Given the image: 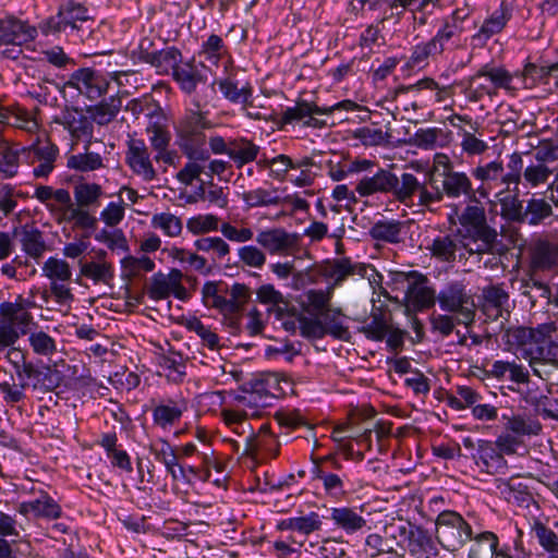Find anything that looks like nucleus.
Returning <instances> with one entry per match:
<instances>
[{"instance_id":"nucleus-29","label":"nucleus","mask_w":558,"mask_h":558,"mask_svg":"<svg viewBox=\"0 0 558 558\" xmlns=\"http://www.w3.org/2000/svg\"><path fill=\"white\" fill-rule=\"evenodd\" d=\"M125 161L133 173L141 177L144 181L150 182L156 179L157 172L144 140L132 138L129 141Z\"/></svg>"},{"instance_id":"nucleus-2","label":"nucleus","mask_w":558,"mask_h":558,"mask_svg":"<svg viewBox=\"0 0 558 558\" xmlns=\"http://www.w3.org/2000/svg\"><path fill=\"white\" fill-rule=\"evenodd\" d=\"M556 331L554 322L538 324L536 339L525 349L523 359L527 361L535 376L558 384V342L553 340Z\"/></svg>"},{"instance_id":"nucleus-7","label":"nucleus","mask_w":558,"mask_h":558,"mask_svg":"<svg viewBox=\"0 0 558 558\" xmlns=\"http://www.w3.org/2000/svg\"><path fill=\"white\" fill-rule=\"evenodd\" d=\"M246 386L248 387L242 395H238L234 401H238L242 409L248 408L252 415H259L260 409L272 404L281 393L278 376L275 373H262L251 378Z\"/></svg>"},{"instance_id":"nucleus-37","label":"nucleus","mask_w":558,"mask_h":558,"mask_svg":"<svg viewBox=\"0 0 558 558\" xmlns=\"http://www.w3.org/2000/svg\"><path fill=\"white\" fill-rule=\"evenodd\" d=\"M148 116L149 121L145 131L149 145L155 153L165 150V147H169L171 141V133L168 129L166 117L160 107Z\"/></svg>"},{"instance_id":"nucleus-36","label":"nucleus","mask_w":558,"mask_h":558,"mask_svg":"<svg viewBox=\"0 0 558 558\" xmlns=\"http://www.w3.org/2000/svg\"><path fill=\"white\" fill-rule=\"evenodd\" d=\"M481 311L487 319L497 320L510 315L509 294L499 286H489L483 289Z\"/></svg>"},{"instance_id":"nucleus-51","label":"nucleus","mask_w":558,"mask_h":558,"mask_svg":"<svg viewBox=\"0 0 558 558\" xmlns=\"http://www.w3.org/2000/svg\"><path fill=\"white\" fill-rule=\"evenodd\" d=\"M502 418L506 420L505 429L513 433L521 439L525 436L538 435L542 430V424L538 420L525 414H517L510 417L504 414Z\"/></svg>"},{"instance_id":"nucleus-5","label":"nucleus","mask_w":558,"mask_h":558,"mask_svg":"<svg viewBox=\"0 0 558 558\" xmlns=\"http://www.w3.org/2000/svg\"><path fill=\"white\" fill-rule=\"evenodd\" d=\"M311 480L318 483L326 497L343 499L351 490V481L338 453L312 457Z\"/></svg>"},{"instance_id":"nucleus-47","label":"nucleus","mask_w":558,"mask_h":558,"mask_svg":"<svg viewBox=\"0 0 558 558\" xmlns=\"http://www.w3.org/2000/svg\"><path fill=\"white\" fill-rule=\"evenodd\" d=\"M514 74H511L508 70L502 66H494L490 64L483 65L475 74L470 77V84L475 83L478 78H487L494 89H506L512 88V81Z\"/></svg>"},{"instance_id":"nucleus-16","label":"nucleus","mask_w":558,"mask_h":558,"mask_svg":"<svg viewBox=\"0 0 558 558\" xmlns=\"http://www.w3.org/2000/svg\"><path fill=\"white\" fill-rule=\"evenodd\" d=\"M36 303L31 298H24L19 294L14 301H4L0 303V320L7 325L14 326V329L21 335H27L33 326H37L31 310Z\"/></svg>"},{"instance_id":"nucleus-44","label":"nucleus","mask_w":558,"mask_h":558,"mask_svg":"<svg viewBox=\"0 0 558 558\" xmlns=\"http://www.w3.org/2000/svg\"><path fill=\"white\" fill-rule=\"evenodd\" d=\"M322 518L317 512H310L301 517H291L278 522L277 530L298 532L300 535L307 536L322 529Z\"/></svg>"},{"instance_id":"nucleus-39","label":"nucleus","mask_w":558,"mask_h":558,"mask_svg":"<svg viewBox=\"0 0 558 558\" xmlns=\"http://www.w3.org/2000/svg\"><path fill=\"white\" fill-rule=\"evenodd\" d=\"M106 254L104 250H100L98 260H80L81 276L92 280L95 284H109L114 278V268L105 259Z\"/></svg>"},{"instance_id":"nucleus-38","label":"nucleus","mask_w":558,"mask_h":558,"mask_svg":"<svg viewBox=\"0 0 558 558\" xmlns=\"http://www.w3.org/2000/svg\"><path fill=\"white\" fill-rule=\"evenodd\" d=\"M218 85L223 98L234 105H251L253 101V86L250 82H245L239 86V82L234 76H227L218 81L211 82L209 85Z\"/></svg>"},{"instance_id":"nucleus-3","label":"nucleus","mask_w":558,"mask_h":558,"mask_svg":"<svg viewBox=\"0 0 558 558\" xmlns=\"http://www.w3.org/2000/svg\"><path fill=\"white\" fill-rule=\"evenodd\" d=\"M507 168L508 171L505 172L502 161L495 159L471 169V175L481 182L476 187L480 198H487L490 191L494 189H500L497 194L510 191L511 185H513L512 191L518 192L523 168V158L521 154L517 151L512 153L509 156Z\"/></svg>"},{"instance_id":"nucleus-59","label":"nucleus","mask_w":558,"mask_h":558,"mask_svg":"<svg viewBox=\"0 0 558 558\" xmlns=\"http://www.w3.org/2000/svg\"><path fill=\"white\" fill-rule=\"evenodd\" d=\"M197 251L210 255L213 262L223 260L230 254V245L220 236H204L195 240Z\"/></svg>"},{"instance_id":"nucleus-32","label":"nucleus","mask_w":558,"mask_h":558,"mask_svg":"<svg viewBox=\"0 0 558 558\" xmlns=\"http://www.w3.org/2000/svg\"><path fill=\"white\" fill-rule=\"evenodd\" d=\"M138 60L150 64L156 69V73L159 75H169L177 70L182 63V52L179 48L171 46L161 50L149 51L143 48V45L138 49Z\"/></svg>"},{"instance_id":"nucleus-35","label":"nucleus","mask_w":558,"mask_h":558,"mask_svg":"<svg viewBox=\"0 0 558 558\" xmlns=\"http://www.w3.org/2000/svg\"><path fill=\"white\" fill-rule=\"evenodd\" d=\"M208 68L203 63L196 65L194 61L182 62L177 70L172 73L173 81L179 85V88L192 98L195 94L199 93L197 86L199 84L208 86Z\"/></svg>"},{"instance_id":"nucleus-19","label":"nucleus","mask_w":558,"mask_h":558,"mask_svg":"<svg viewBox=\"0 0 558 558\" xmlns=\"http://www.w3.org/2000/svg\"><path fill=\"white\" fill-rule=\"evenodd\" d=\"M281 444L270 429L269 424L263 423L254 435H247L243 454L257 462H265L279 456Z\"/></svg>"},{"instance_id":"nucleus-58","label":"nucleus","mask_w":558,"mask_h":558,"mask_svg":"<svg viewBox=\"0 0 558 558\" xmlns=\"http://www.w3.org/2000/svg\"><path fill=\"white\" fill-rule=\"evenodd\" d=\"M23 146H4L0 148V180L13 178L17 174Z\"/></svg>"},{"instance_id":"nucleus-42","label":"nucleus","mask_w":558,"mask_h":558,"mask_svg":"<svg viewBox=\"0 0 558 558\" xmlns=\"http://www.w3.org/2000/svg\"><path fill=\"white\" fill-rule=\"evenodd\" d=\"M325 333L341 341H349L351 332L348 326V317L338 308H327L320 313Z\"/></svg>"},{"instance_id":"nucleus-23","label":"nucleus","mask_w":558,"mask_h":558,"mask_svg":"<svg viewBox=\"0 0 558 558\" xmlns=\"http://www.w3.org/2000/svg\"><path fill=\"white\" fill-rule=\"evenodd\" d=\"M300 236L283 228H267L259 230L255 236L256 243L269 255L287 256L299 245Z\"/></svg>"},{"instance_id":"nucleus-6","label":"nucleus","mask_w":558,"mask_h":558,"mask_svg":"<svg viewBox=\"0 0 558 558\" xmlns=\"http://www.w3.org/2000/svg\"><path fill=\"white\" fill-rule=\"evenodd\" d=\"M412 173L402 172L398 177L390 169L381 168L379 166L373 173L364 174L355 186L356 193L362 197H367L374 194H390L396 201L400 202L409 194V192L416 186Z\"/></svg>"},{"instance_id":"nucleus-27","label":"nucleus","mask_w":558,"mask_h":558,"mask_svg":"<svg viewBox=\"0 0 558 558\" xmlns=\"http://www.w3.org/2000/svg\"><path fill=\"white\" fill-rule=\"evenodd\" d=\"M324 275L327 279L332 281V289L341 286L349 277L367 278L371 281L372 277L378 276V272L371 265L352 262L350 258L343 257L335 259L326 266Z\"/></svg>"},{"instance_id":"nucleus-9","label":"nucleus","mask_w":558,"mask_h":558,"mask_svg":"<svg viewBox=\"0 0 558 558\" xmlns=\"http://www.w3.org/2000/svg\"><path fill=\"white\" fill-rule=\"evenodd\" d=\"M436 538L450 553L460 550L472 538V526L457 511L445 510L436 518Z\"/></svg>"},{"instance_id":"nucleus-4","label":"nucleus","mask_w":558,"mask_h":558,"mask_svg":"<svg viewBox=\"0 0 558 558\" xmlns=\"http://www.w3.org/2000/svg\"><path fill=\"white\" fill-rule=\"evenodd\" d=\"M458 220L459 227L456 231L472 246L476 255L492 254L495 251L498 233L488 225L485 209L480 202L468 204Z\"/></svg>"},{"instance_id":"nucleus-8","label":"nucleus","mask_w":558,"mask_h":558,"mask_svg":"<svg viewBox=\"0 0 558 558\" xmlns=\"http://www.w3.org/2000/svg\"><path fill=\"white\" fill-rule=\"evenodd\" d=\"M39 25L34 26L12 14L0 17V48L4 58L16 60L22 53L21 47L34 41L38 36Z\"/></svg>"},{"instance_id":"nucleus-28","label":"nucleus","mask_w":558,"mask_h":558,"mask_svg":"<svg viewBox=\"0 0 558 558\" xmlns=\"http://www.w3.org/2000/svg\"><path fill=\"white\" fill-rule=\"evenodd\" d=\"M407 306L415 312L429 308L435 304V291L427 286V278L417 271L408 276L404 293Z\"/></svg>"},{"instance_id":"nucleus-55","label":"nucleus","mask_w":558,"mask_h":558,"mask_svg":"<svg viewBox=\"0 0 558 558\" xmlns=\"http://www.w3.org/2000/svg\"><path fill=\"white\" fill-rule=\"evenodd\" d=\"M122 106V100L118 96H110L99 104L88 108L92 121L98 125H107L118 116Z\"/></svg>"},{"instance_id":"nucleus-50","label":"nucleus","mask_w":558,"mask_h":558,"mask_svg":"<svg viewBox=\"0 0 558 558\" xmlns=\"http://www.w3.org/2000/svg\"><path fill=\"white\" fill-rule=\"evenodd\" d=\"M412 143L424 150L445 147L449 143L448 133L440 128H421L412 137Z\"/></svg>"},{"instance_id":"nucleus-62","label":"nucleus","mask_w":558,"mask_h":558,"mask_svg":"<svg viewBox=\"0 0 558 558\" xmlns=\"http://www.w3.org/2000/svg\"><path fill=\"white\" fill-rule=\"evenodd\" d=\"M539 546L548 554L549 558H558V535L541 521H535L532 525Z\"/></svg>"},{"instance_id":"nucleus-20","label":"nucleus","mask_w":558,"mask_h":558,"mask_svg":"<svg viewBox=\"0 0 558 558\" xmlns=\"http://www.w3.org/2000/svg\"><path fill=\"white\" fill-rule=\"evenodd\" d=\"M442 0H384L385 19L400 21L407 12L417 20L420 26L427 23L428 15L441 8Z\"/></svg>"},{"instance_id":"nucleus-14","label":"nucleus","mask_w":558,"mask_h":558,"mask_svg":"<svg viewBox=\"0 0 558 558\" xmlns=\"http://www.w3.org/2000/svg\"><path fill=\"white\" fill-rule=\"evenodd\" d=\"M426 248L432 257L447 264H453L457 259L466 260L475 255L472 246H469L456 230L437 234Z\"/></svg>"},{"instance_id":"nucleus-56","label":"nucleus","mask_w":558,"mask_h":558,"mask_svg":"<svg viewBox=\"0 0 558 558\" xmlns=\"http://www.w3.org/2000/svg\"><path fill=\"white\" fill-rule=\"evenodd\" d=\"M260 147L246 137H239L231 141L229 157L240 168L243 165L255 161L259 155Z\"/></svg>"},{"instance_id":"nucleus-24","label":"nucleus","mask_w":558,"mask_h":558,"mask_svg":"<svg viewBox=\"0 0 558 558\" xmlns=\"http://www.w3.org/2000/svg\"><path fill=\"white\" fill-rule=\"evenodd\" d=\"M511 5L502 0L495 11H493L482 23L481 27L471 37V45L474 48H484L490 38L504 32L512 19Z\"/></svg>"},{"instance_id":"nucleus-26","label":"nucleus","mask_w":558,"mask_h":558,"mask_svg":"<svg viewBox=\"0 0 558 558\" xmlns=\"http://www.w3.org/2000/svg\"><path fill=\"white\" fill-rule=\"evenodd\" d=\"M535 159V163L522 168L520 184L525 187L534 189L548 181L553 169L548 167L547 162L558 159V146L537 150Z\"/></svg>"},{"instance_id":"nucleus-57","label":"nucleus","mask_w":558,"mask_h":558,"mask_svg":"<svg viewBox=\"0 0 558 558\" xmlns=\"http://www.w3.org/2000/svg\"><path fill=\"white\" fill-rule=\"evenodd\" d=\"M402 222L399 220H378L369 229V235L377 241L399 243L401 241Z\"/></svg>"},{"instance_id":"nucleus-25","label":"nucleus","mask_w":558,"mask_h":558,"mask_svg":"<svg viewBox=\"0 0 558 558\" xmlns=\"http://www.w3.org/2000/svg\"><path fill=\"white\" fill-rule=\"evenodd\" d=\"M228 167V162L221 159H211L209 150H206L203 156L196 157L191 162H186L183 168L177 173V179L184 185H191L195 180H199L204 174L209 181H213L214 175L222 174Z\"/></svg>"},{"instance_id":"nucleus-12","label":"nucleus","mask_w":558,"mask_h":558,"mask_svg":"<svg viewBox=\"0 0 558 558\" xmlns=\"http://www.w3.org/2000/svg\"><path fill=\"white\" fill-rule=\"evenodd\" d=\"M471 13L472 10L469 8H457L439 20L435 35L429 38L439 56L447 50H454L460 47L461 35L464 32L463 23L470 17Z\"/></svg>"},{"instance_id":"nucleus-30","label":"nucleus","mask_w":558,"mask_h":558,"mask_svg":"<svg viewBox=\"0 0 558 558\" xmlns=\"http://www.w3.org/2000/svg\"><path fill=\"white\" fill-rule=\"evenodd\" d=\"M472 459L481 472L494 475L506 474L507 460L494 445V441L480 439Z\"/></svg>"},{"instance_id":"nucleus-40","label":"nucleus","mask_w":558,"mask_h":558,"mask_svg":"<svg viewBox=\"0 0 558 558\" xmlns=\"http://www.w3.org/2000/svg\"><path fill=\"white\" fill-rule=\"evenodd\" d=\"M256 299L260 304L267 306V313L281 320L286 316L288 302L283 294L274 284L265 283L256 290Z\"/></svg>"},{"instance_id":"nucleus-64","label":"nucleus","mask_w":558,"mask_h":558,"mask_svg":"<svg viewBox=\"0 0 558 558\" xmlns=\"http://www.w3.org/2000/svg\"><path fill=\"white\" fill-rule=\"evenodd\" d=\"M150 225L170 238L179 236L183 229L182 220L169 211L153 215Z\"/></svg>"},{"instance_id":"nucleus-31","label":"nucleus","mask_w":558,"mask_h":558,"mask_svg":"<svg viewBox=\"0 0 558 558\" xmlns=\"http://www.w3.org/2000/svg\"><path fill=\"white\" fill-rule=\"evenodd\" d=\"M17 512L24 517L33 515L37 519L57 520L62 517V508L46 490H38L35 498L22 501Z\"/></svg>"},{"instance_id":"nucleus-49","label":"nucleus","mask_w":558,"mask_h":558,"mask_svg":"<svg viewBox=\"0 0 558 558\" xmlns=\"http://www.w3.org/2000/svg\"><path fill=\"white\" fill-rule=\"evenodd\" d=\"M416 182V186H414L409 194L401 199L400 203L409 205L413 203V197L417 196L418 202L417 205L422 207H430L434 204H438L444 199V194L441 193V189L438 186H432V190L427 187L424 182H421L418 178L412 173V180Z\"/></svg>"},{"instance_id":"nucleus-53","label":"nucleus","mask_w":558,"mask_h":558,"mask_svg":"<svg viewBox=\"0 0 558 558\" xmlns=\"http://www.w3.org/2000/svg\"><path fill=\"white\" fill-rule=\"evenodd\" d=\"M272 167L269 175L277 181H284L289 170L308 168L313 165V159L310 157H302L292 159L290 156L280 154L271 158Z\"/></svg>"},{"instance_id":"nucleus-60","label":"nucleus","mask_w":558,"mask_h":558,"mask_svg":"<svg viewBox=\"0 0 558 558\" xmlns=\"http://www.w3.org/2000/svg\"><path fill=\"white\" fill-rule=\"evenodd\" d=\"M66 167L80 172H90L104 168L105 165L100 154L86 151L69 156Z\"/></svg>"},{"instance_id":"nucleus-41","label":"nucleus","mask_w":558,"mask_h":558,"mask_svg":"<svg viewBox=\"0 0 558 558\" xmlns=\"http://www.w3.org/2000/svg\"><path fill=\"white\" fill-rule=\"evenodd\" d=\"M501 340L509 351H520L525 355V349L536 339V327L513 326L501 333Z\"/></svg>"},{"instance_id":"nucleus-45","label":"nucleus","mask_w":558,"mask_h":558,"mask_svg":"<svg viewBox=\"0 0 558 558\" xmlns=\"http://www.w3.org/2000/svg\"><path fill=\"white\" fill-rule=\"evenodd\" d=\"M550 63L539 58L535 62H526L522 71L515 72V76L520 77L524 87L533 88L537 85H548Z\"/></svg>"},{"instance_id":"nucleus-11","label":"nucleus","mask_w":558,"mask_h":558,"mask_svg":"<svg viewBox=\"0 0 558 558\" xmlns=\"http://www.w3.org/2000/svg\"><path fill=\"white\" fill-rule=\"evenodd\" d=\"M89 20V11L84 3L75 0H61L57 13L39 22V31L44 36H57L70 29L78 31V23Z\"/></svg>"},{"instance_id":"nucleus-46","label":"nucleus","mask_w":558,"mask_h":558,"mask_svg":"<svg viewBox=\"0 0 558 558\" xmlns=\"http://www.w3.org/2000/svg\"><path fill=\"white\" fill-rule=\"evenodd\" d=\"M466 558H492L500 547L499 537L492 531L472 535Z\"/></svg>"},{"instance_id":"nucleus-15","label":"nucleus","mask_w":558,"mask_h":558,"mask_svg":"<svg viewBox=\"0 0 558 558\" xmlns=\"http://www.w3.org/2000/svg\"><path fill=\"white\" fill-rule=\"evenodd\" d=\"M15 374L19 381H24L26 388L39 391H52L61 384L62 376L59 371L48 365H35L31 362L19 364L15 361Z\"/></svg>"},{"instance_id":"nucleus-10","label":"nucleus","mask_w":558,"mask_h":558,"mask_svg":"<svg viewBox=\"0 0 558 558\" xmlns=\"http://www.w3.org/2000/svg\"><path fill=\"white\" fill-rule=\"evenodd\" d=\"M436 299L444 312L457 315L458 324L469 326L474 322L476 305L471 291L463 282H448L440 289Z\"/></svg>"},{"instance_id":"nucleus-52","label":"nucleus","mask_w":558,"mask_h":558,"mask_svg":"<svg viewBox=\"0 0 558 558\" xmlns=\"http://www.w3.org/2000/svg\"><path fill=\"white\" fill-rule=\"evenodd\" d=\"M75 206L82 208H97L104 195L101 185L92 182H81L74 186Z\"/></svg>"},{"instance_id":"nucleus-22","label":"nucleus","mask_w":558,"mask_h":558,"mask_svg":"<svg viewBox=\"0 0 558 558\" xmlns=\"http://www.w3.org/2000/svg\"><path fill=\"white\" fill-rule=\"evenodd\" d=\"M339 106L338 104L333 107H319L305 100L298 101L295 106L287 107L281 112L279 128L294 123H302L306 128H323L326 123L315 116L329 114Z\"/></svg>"},{"instance_id":"nucleus-1","label":"nucleus","mask_w":558,"mask_h":558,"mask_svg":"<svg viewBox=\"0 0 558 558\" xmlns=\"http://www.w3.org/2000/svg\"><path fill=\"white\" fill-rule=\"evenodd\" d=\"M215 98V83L202 87L191 100L194 108L185 109L174 123L175 145L187 159L186 162H191L199 155H206L208 148L205 131L211 128V122L208 120V112L203 109Z\"/></svg>"},{"instance_id":"nucleus-33","label":"nucleus","mask_w":558,"mask_h":558,"mask_svg":"<svg viewBox=\"0 0 558 558\" xmlns=\"http://www.w3.org/2000/svg\"><path fill=\"white\" fill-rule=\"evenodd\" d=\"M186 411L187 402L183 398L161 400L151 409L153 424L162 430H170L180 423Z\"/></svg>"},{"instance_id":"nucleus-18","label":"nucleus","mask_w":558,"mask_h":558,"mask_svg":"<svg viewBox=\"0 0 558 558\" xmlns=\"http://www.w3.org/2000/svg\"><path fill=\"white\" fill-rule=\"evenodd\" d=\"M110 85L109 73L93 68H80L71 75L65 86L77 89L90 100L104 96Z\"/></svg>"},{"instance_id":"nucleus-21","label":"nucleus","mask_w":558,"mask_h":558,"mask_svg":"<svg viewBox=\"0 0 558 558\" xmlns=\"http://www.w3.org/2000/svg\"><path fill=\"white\" fill-rule=\"evenodd\" d=\"M405 548L413 558H432L438 555V548L430 532L421 525L407 522L399 526Z\"/></svg>"},{"instance_id":"nucleus-13","label":"nucleus","mask_w":558,"mask_h":558,"mask_svg":"<svg viewBox=\"0 0 558 558\" xmlns=\"http://www.w3.org/2000/svg\"><path fill=\"white\" fill-rule=\"evenodd\" d=\"M59 147L48 137H37L28 146L22 147V158L28 165H35L33 175L37 179H46L56 168V161L59 157Z\"/></svg>"},{"instance_id":"nucleus-48","label":"nucleus","mask_w":558,"mask_h":558,"mask_svg":"<svg viewBox=\"0 0 558 558\" xmlns=\"http://www.w3.org/2000/svg\"><path fill=\"white\" fill-rule=\"evenodd\" d=\"M202 301L206 307L216 308L221 314H234V305L221 294L220 284L216 281H206L202 288Z\"/></svg>"},{"instance_id":"nucleus-61","label":"nucleus","mask_w":558,"mask_h":558,"mask_svg":"<svg viewBox=\"0 0 558 558\" xmlns=\"http://www.w3.org/2000/svg\"><path fill=\"white\" fill-rule=\"evenodd\" d=\"M20 241L22 250L33 258L41 256L46 248L43 233L35 227H23Z\"/></svg>"},{"instance_id":"nucleus-17","label":"nucleus","mask_w":558,"mask_h":558,"mask_svg":"<svg viewBox=\"0 0 558 558\" xmlns=\"http://www.w3.org/2000/svg\"><path fill=\"white\" fill-rule=\"evenodd\" d=\"M531 270L549 277L558 275V234H546L534 242Z\"/></svg>"},{"instance_id":"nucleus-43","label":"nucleus","mask_w":558,"mask_h":558,"mask_svg":"<svg viewBox=\"0 0 558 558\" xmlns=\"http://www.w3.org/2000/svg\"><path fill=\"white\" fill-rule=\"evenodd\" d=\"M330 520L337 529L347 534H354L366 526V520L349 507H335L330 509Z\"/></svg>"},{"instance_id":"nucleus-34","label":"nucleus","mask_w":558,"mask_h":558,"mask_svg":"<svg viewBox=\"0 0 558 558\" xmlns=\"http://www.w3.org/2000/svg\"><path fill=\"white\" fill-rule=\"evenodd\" d=\"M441 193L444 197L460 198L463 197L469 204L478 203V191L473 187L471 178L462 171H447L441 181Z\"/></svg>"},{"instance_id":"nucleus-63","label":"nucleus","mask_w":558,"mask_h":558,"mask_svg":"<svg viewBox=\"0 0 558 558\" xmlns=\"http://www.w3.org/2000/svg\"><path fill=\"white\" fill-rule=\"evenodd\" d=\"M551 214L553 209L549 203L543 198L532 197L526 202V206L523 211V222L531 226H537L546 218L550 217Z\"/></svg>"},{"instance_id":"nucleus-54","label":"nucleus","mask_w":558,"mask_h":558,"mask_svg":"<svg viewBox=\"0 0 558 558\" xmlns=\"http://www.w3.org/2000/svg\"><path fill=\"white\" fill-rule=\"evenodd\" d=\"M63 126L68 130L74 140H87L93 137L94 125L88 117L74 111L68 112L63 117Z\"/></svg>"}]
</instances>
